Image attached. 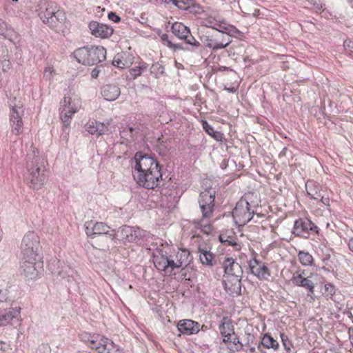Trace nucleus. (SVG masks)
Returning <instances> with one entry per match:
<instances>
[{"mask_svg":"<svg viewBox=\"0 0 353 353\" xmlns=\"http://www.w3.org/2000/svg\"><path fill=\"white\" fill-rule=\"evenodd\" d=\"M134 161L132 174L137 183L147 189L157 188L162 179L159 162L153 157L141 152L135 154Z\"/></svg>","mask_w":353,"mask_h":353,"instance_id":"1","label":"nucleus"},{"mask_svg":"<svg viewBox=\"0 0 353 353\" xmlns=\"http://www.w3.org/2000/svg\"><path fill=\"white\" fill-rule=\"evenodd\" d=\"M38 154V151L33 150L27 155L26 159L25 178L28 186L34 190L41 189L46 181L43 170L41 169V159Z\"/></svg>","mask_w":353,"mask_h":353,"instance_id":"2","label":"nucleus"},{"mask_svg":"<svg viewBox=\"0 0 353 353\" xmlns=\"http://www.w3.org/2000/svg\"><path fill=\"white\" fill-rule=\"evenodd\" d=\"M215 193L211 190H205L201 192L199 195V203L202 212L203 219L201 220H193V224L196 228H200L201 231L207 234L212 232V227L210 222L207 220L213 212L214 206Z\"/></svg>","mask_w":353,"mask_h":353,"instance_id":"3","label":"nucleus"},{"mask_svg":"<svg viewBox=\"0 0 353 353\" xmlns=\"http://www.w3.org/2000/svg\"><path fill=\"white\" fill-rule=\"evenodd\" d=\"M115 240L121 241L123 243H143L149 242L153 239V235L149 232L144 230L139 227H132L129 225H123L117 230H114Z\"/></svg>","mask_w":353,"mask_h":353,"instance_id":"4","label":"nucleus"},{"mask_svg":"<svg viewBox=\"0 0 353 353\" xmlns=\"http://www.w3.org/2000/svg\"><path fill=\"white\" fill-rule=\"evenodd\" d=\"M74 57L80 63L93 65L105 59L106 50L102 46H85L77 49Z\"/></svg>","mask_w":353,"mask_h":353,"instance_id":"5","label":"nucleus"},{"mask_svg":"<svg viewBox=\"0 0 353 353\" xmlns=\"http://www.w3.org/2000/svg\"><path fill=\"white\" fill-rule=\"evenodd\" d=\"M83 341L97 353H121L120 349L113 341L98 334H85Z\"/></svg>","mask_w":353,"mask_h":353,"instance_id":"6","label":"nucleus"},{"mask_svg":"<svg viewBox=\"0 0 353 353\" xmlns=\"http://www.w3.org/2000/svg\"><path fill=\"white\" fill-rule=\"evenodd\" d=\"M40 250L39 236L34 232H27L24 235L21 244L22 258L31 260L34 258H39V252Z\"/></svg>","mask_w":353,"mask_h":353,"instance_id":"7","label":"nucleus"},{"mask_svg":"<svg viewBox=\"0 0 353 353\" xmlns=\"http://www.w3.org/2000/svg\"><path fill=\"white\" fill-rule=\"evenodd\" d=\"M255 206H252L246 199L241 198L232 211L234 223L241 226L248 223L253 217Z\"/></svg>","mask_w":353,"mask_h":353,"instance_id":"8","label":"nucleus"},{"mask_svg":"<svg viewBox=\"0 0 353 353\" xmlns=\"http://www.w3.org/2000/svg\"><path fill=\"white\" fill-rule=\"evenodd\" d=\"M81 108L80 101L78 99H72L70 97H64L60 102L59 115L64 127L68 128L70 125L73 115Z\"/></svg>","mask_w":353,"mask_h":353,"instance_id":"9","label":"nucleus"},{"mask_svg":"<svg viewBox=\"0 0 353 353\" xmlns=\"http://www.w3.org/2000/svg\"><path fill=\"white\" fill-rule=\"evenodd\" d=\"M14 102L12 101L10 105V125L11 132L15 135L21 134L23 132V123L22 117L24 113L23 105L21 102L16 101V98L14 99Z\"/></svg>","mask_w":353,"mask_h":353,"instance_id":"10","label":"nucleus"},{"mask_svg":"<svg viewBox=\"0 0 353 353\" xmlns=\"http://www.w3.org/2000/svg\"><path fill=\"white\" fill-rule=\"evenodd\" d=\"M153 261L155 268L166 274H172L174 270L181 268L174 256H168L163 250L154 255Z\"/></svg>","mask_w":353,"mask_h":353,"instance_id":"11","label":"nucleus"},{"mask_svg":"<svg viewBox=\"0 0 353 353\" xmlns=\"http://www.w3.org/2000/svg\"><path fill=\"white\" fill-rule=\"evenodd\" d=\"M310 278V276L307 275L305 270L299 268L292 273L290 281L294 286L306 290L307 296L314 300L315 285Z\"/></svg>","mask_w":353,"mask_h":353,"instance_id":"12","label":"nucleus"},{"mask_svg":"<svg viewBox=\"0 0 353 353\" xmlns=\"http://www.w3.org/2000/svg\"><path fill=\"white\" fill-rule=\"evenodd\" d=\"M319 228L308 218L303 217L296 220L292 233L297 236L307 239L311 233H318Z\"/></svg>","mask_w":353,"mask_h":353,"instance_id":"13","label":"nucleus"},{"mask_svg":"<svg viewBox=\"0 0 353 353\" xmlns=\"http://www.w3.org/2000/svg\"><path fill=\"white\" fill-rule=\"evenodd\" d=\"M232 41L230 37L220 32L215 35L205 37L203 43L206 47L216 51L225 48Z\"/></svg>","mask_w":353,"mask_h":353,"instance_id":"14","label":"nucleus"},{"mask_svg":"<svg viewBox=\"0 0 353 353\" xmlns=\"http://www.w3.org/2000/svg\"><path fill=\"white\" fill-rule=\"evenodd\" d=\"M251 273L261 281H267L271 276L270 271L265 263L253 258L249 261Z\"/></svg>","mask_w":353,"mask_h":353,"instance_id":"15","label":"nucleus"},{"mask_svg":"<svg viewBox=\"0 0 353 353\" xmlns=\"http://www.w3.org/2000/svg\"><path fill=\"white\" fill-rule=\"evenodd\" d=\"M39 258L34 259H26L22 258L21 269L22 274L29 279H36L39 273V269L41 268L40 263L37 262Z\"/></svg>","mask_w":353,"mask_h":353,"instance_id":"16","label":"nucleus"},{"mask_svg":"<svg viewBox=\"0 0 353 353\" xmlns=\"http://www.w3.org/2000/svg\"><path fill=\"white\" fill-rule=\"evenodd\" d=\"M43 23L47 24L55 31H60L65 27L66 23V16L63 10L58 8L57 11L54 12L48 19H46Z\"/></svg>","mask_w":353,"mask_h":353,"instance_id":"17","label":"nucleus"},{"mask_svg":"<svg viewBox=\"0 0 353 353\" xmlns=\"http://www.w3.org/2000/svg\"><path fill=\"white\" fill-rule=\"evenodd\" d=\"M56 2L48 0H41L37 5L36 10L40 19L43 22L48 19L58 8Z\"/></svg>","mask_w":353,"mask_h":353,"instance_id":"18","label":"nucleus"},{"mask_svg":"<svg viewBox=\"0 0 353 353\" xmlns=\"http://www.w3.org/2000/svg\"><path fill=\"white\" fill-rule=\"evenodd\" d=\"M85 232L90 238H92L110 232L112 230L103 222L88 221L85 224Z\"/></svg>","mask_w":353,"mask_h":353,"instance_id":"19","label":"nucleus"},{"mask_svg":"<svg viewBox=\"0 0 353 353\" xmlns=\"http://www.w3.org/2000/svg\"><path fill=\"white\" fill-rule=\"evenodd\" d=\"M110 121L107 120L104 122H99L95 120H89L85 125L86 131L91 134L100 136L110 132L109 126Z\"/></svg>","mask_w":353,"mask_h":353,"instance_id":"20","label":"nucleus"},{"mask_svg":"<svg viewBox=\"0 0 353 353\" xmlns=\"http://www.w3.org/2000/svg\"><path fill=\"white\" fill-rule=\"evenodd\" d=\"M88 28L93 36L102 39L110 37L114 31L111 26L94 21L89 23Z\"/></svg>","mask_w":353,"mask_h":353,"instance_id":"21","label":"nucleus"},{"mask_svg":"<svg viewBox=\"0 0 353 353\" xmlns=\"http://www.w3.org/2000/svg\"><path fill=\"white\" fill-rule=\"evenodd\" d=\"M219 330L222 336L223 342L225 343L231 342L232 337L235 333L232 320L228 317H223L219 325Z\"/></svg>","mask_w":353,"mask_h":353,"instance_id":"22","label":"nucleus"},{"mask_svg":"<svg viewBox=\"0 0 353 353\" xmlns=\"http://www.w3.org/2000/svg\"><path fill=\"white\" fill-rule=\"evenodd\" d=\"M90 239L92 241V245L95 248L101 250L108 249L112 241L116 242L114 230H112V232L107 234L95 236L94 237L90 238Z\"/></svg>","mask_w":353,"mask_h":353,"instance_id":"23","label":"nucleus"},{"mask_svg":"<svg viewBox=\"0 0 353 353\" xmlns=\"http://www.w3.org/2000/svg\"><path fill=\"white\" fill-rule=\"evenodd\" d=\"M223 266L224 268L225 276H243V270L241 266L232 257L225 258L223 262Z\"/></svg>","mask_w":353,"mask_h":353,"instance_id":"24","label":"nucleus"},{"mask_svg":"<svg viewBox=\"0 0 353 353\" xmlns=\"http://www.w3.org/2000/svg\"><path fill=\"white\" fill-rule=\"evenodd\" d=\"M177 328L183 334L190 335L197 333L199 331L200 325L192 320L183 319L178 322Z\"/></svg>","mask_w":353,"mask_h":353,"instance_id":"25","label":"nucleus"},{"mask_svg":"<svg viewBox=\"0 0 353 353\" xmlns=\"http://www.w3.org/2000/svg\"><path fill=\"white\" fill-rule=\"evenodd\" d=\"M139 129L130 125L121 127L120 135L123 139V143H131L138 138Z\"/></svg>","mask_w":353,"mask_h":353,"instance_id":"26","label":"nucleus"},{"mask_svg":"<svg viewBox=\"0 0 353 353\" xmlns=\"http://www.w3.org/2000/svg\"><path fill=\"white\" fill-rule=\"evenodd\" d=\"M101 94L105 100L113 101L121 94V90L115 84H106L101 89Z\"/></svg>","mask_w":353,"mask_h":353,"instance_id":"27","label":"nucleus"},{"mask_svg":"<svg viewBox=\"0 0 353 353\" xmlns=\"http://www.w3.org/2000/svg\"><path fill=\"white\" fill-rule=\"evenodd\" d=\"M20 307H15L0 312V319L3 325L6 326L12 324V321L15 319L17 320L20 316Z\"/></svg>","mask_w":353,"mask_h":353,"instance_id":"28","label":"nucleus"},{"mask_svg":"<svg viewBox=\"0 0 353 353\" xmlns=\"http://www.w3.org/2000/svg\"><path fill=\"white\" fill-rule=\"evenodd\" d=\"M174 257L182 269L186 268L193 259L191 253L187 249H179Z\"/></svg>","mask_w":353,"mask_h":353,"instance_id":"29","label":"nucleus"},{"mask_svg":"<svg viewBox=\"0 0 353 353\" xmlns=\"http://www.w3.org/2000/svg\"><path fill=\"white\" fill-rule=\"evenodd\" d=\"M262 347L267 349H273L276 351L279 349V344L277 341L266 333L261 338V342L257 344V349L259 350H261Z\"/></svg>","mask_w":353,"mask_h":353,"instance_id":"30","label":"nucleus"},{"mask_svg":"<svg viewBox=\"0 0 353 353\" xmlns=\"http://www.w3.org/2000/svg\"><path fill=\"white\" fill-rule=\"evenodd\" d=\"M172 33L180 39H186V34H190L188 27L182 23L175 22L171 27Z\"/></svg>","mask_w":353,"mask_h":353,"instance_id":"31","label":"nucleus"},{"mask_svg":"<svg viewBox=\"0 0 353 353\" xmlns=\"http://www.w3.org/2000/svg\"><path fill=\"white\" fill-rule=\"evenodd\" d=\"M223 285L225 291L230 295L235 296L241 293V283H232L229 279H223Z\"/></svg>","mask_w":353,"mask_h":353,"instance_id":"32","label":"nucleus"},{"mask_svg":"<svg viewBox=\"0 0 353 353\" xmlns=\"http://www.w3.org/2000/svg\"><path fill=\"white\" fill-rule=\"evenodd\" d=\"M199 252L200 253L199 260L203 265H205L208 266H212L214 265V254L211 252L204 250L199 247Z\"/></svg>","mask_w":353,"mask_h":353,"instance_id":"33","label":"nucleus"},{"mask_svg":"<svg viewBox=\"0 0 353 353\" xmlns=\"http://www.w3.org/2000/svg\"><path fill=\"white\" fill-rule=\"evenodd\" d=\"M203 130L211 136L216 141H222L223 139V134L219 131L214 130V128L210 125L206 121H202Z\"/></svg>","mask_w":353,"mask_h":353,"instance_id":"34","label":"nucleus"},{"mask_svg":"<svg viewBox=\"0 0 353 353\" xmlns=\"http://www.w3.org/2000/svg\"><path fill=\"white\" fill-rule=\"evenodd\" d=\"M305 189L307 195L311 199L318 200L321 196V192L312 181H309L305 183Z\"/></svg>","mask_w":353,"mask_h":353,"instance_id":"35","label":"nucleus"},{"mask_svg":"<svg viewBox=\"0 0 353 353\" xmlns=\"http://www.w3.org/2000/svg\"><path fill=\"white\" fill-rule=\"evenodd\" d=\"M220 32L223 33L225 35H228L231 39V37H237L241 34V32L238 30L235 26L229 25L224 21Z\"/></svg>","mask_w":353,"mask_h":353,"instance_id":"36","label":"nucleus"},{"mask_svg":"<svg viewBox=\"0 0 353 353\" xmlns=\"http://www.w3.org/2000/svg\"><path fill=\"white\" fill-rule=\"evenodd\" d=\"M224 21L225 20H219L210 16L204 19L203 24L206 27L213 28L220 32V29H221Z\"/></svg>","mask_w":353,"mask_h":353,"instance_id":"37","label":"nucleus"},{"mask_svg":"<svg viewBox=\"0 0 353 353\" xmlns=\"http://www.w3.org/2000/svg\"><path fill=\"white\" fill-rule=\"evenodd\" d=\"M298 258L300 263L303 266H311L313 265L314 258L308 252L299 251L298 253Z\"/></svg>","mask_w":353,"mask_h":353,"instance_id":"38","label":"nucleus"},{"mask_svg":"<svg viewBox=\"0 0 353 353\" xmlns=\"http://www.w3.org/2000/svg\"><path fill=\"white\" fill-rule=\"evenodd\" d=\"M2 36L10 41L14 44H16L19 41V34L8 26H7V30Z\"/></svg>","mask_w":353,"mask_h":353,"instance_id":"39","label":"nucleus"},{"mask_svg":"<svg viewBox=\"0 0 353 353\" xmlns=\"http://www.w3.org/2000/svg\"><path fill=\"white\" fill-rule=\"evenodd\" d=\"M148 64L141 63L139 66L134 67L130 70V75L132 79H135L146 70Z\"/></svg>","mask_w":353,"mask_h":353,"instance_id":"40","label":"nucleus"},{"mask_svg":"<svg viewBox=\"0 0 353 353\" xmlns=\"http://www.w3.org/2000/svg\"><path fill=\"white\" fill-rule=\"evenodd\" d=\"M170 3L180 10H188L193 5V0H170Z\"/></svg>","mask_w":353,"mask_h":353,"instance_id":"41","label":"nucleus"},{"mask_svg":"<svg viewBox=\"0 0 353 353\" xmlns=\"http://www.w3.org/2000/svg\"><path fill=\"white\" fill-rule=\"evenodd\" d=\"M151 74H153L156 78H159L165 74L164 66L159 62L152 65L150 69Z\"/></svg>","mask_w":353,"mask_h":353,"instance_id":"42","label":"nucleus"},{"mask_svg":"<svg viewBox=\"0 0 353 353\" xmlns=\"http://www.w3.org/2000/svg\"><path fill=\"white\" fill-rule=\"evenodd\" d=\"M57 274L62 278H68V281H70V278H74V276L76 274V272L69 265H65L62 268L61 270L58 271Z\"/></svg>","mask_w":353,"mask_h":353,"instance_id":"43","label":"nucleus"},{"mask_svg":"<svg viewBox=\"0 0 353 353\" xmlns=\"http://www.w3.org/2000/svg\"><path fill=\"white\" fill-rule=\"evenodd\" d=\"M336 290L334 285L332 283H326L324 285V292L323 294L327 298L332 299L333 295L335 294Z\"/></svg>","mask_w":353,"mask_h":353,"instance_id":"44","label":"nucleus"},{"mask_svg":"<svg viewBox=\"0 0 353 353\" xmlns=\"http://www.w3.org/2000/svg\"><path fill=\"white\" fill-rule=\"evenodd\" d=\"M55 74L54 69L52 66H47L43 71V79L47 81H51Z\"/></svg>","mask_w":353,"mask_h":353,"instance_id":"45","label":"nucleus"},{"mask_svg":"<svg viewBox=\"0 0 353 353\" xmlns=\"http://www.w3.org/2000/svg\"><path fill=\"white\" fill-rule=\"evenodd\" d=\"M182 40H184L187 44L194 48H199L201 46L200 43L191 34L190 32V34H186V39H183Z\"/></svg>","mask_w":353,"mask_h":353,"instance_id":"46","label":"nucleus"},{"mask_svg":"<svg viewBox=\"0 0 353 353\" xmlns=\"http://www.w3.org/2000/svg\"><path fill=\"white\" fill-rule=\"evenodd\" d=\"M343 47L346 54L353 57V40L347 39L343 42Z\"/></svg>","mask_w":353,"mask_h":353,"instance_id":"47","label":"nucleus"},{"mask_svg":"<svg viewBox=\"0 0 353 353\" xmlns=\"http://www.w3.org/2000/svg\"><path fill=\"white\" fill-rule=\"evenodd\" d=\"M230 343H232L234 345V350L235 351H241L243 349V344L241 342L238 336L234 333V336L232 337L231 342H229Z\"/></svg>","mask_w":353,"mask_h":353,"instance_id":"48","label":"nucleus"},{"mask_svg":"<svg viewBox=\"0 0 353 353\" xmlns=\"http://www.w3.org/2000/svg\"><path fill=\"white\" fill-rule=\"evenodd\" d=\"M10 68L11 63L9 59L3 58L2 60L0 61V69H1L3 72H7L10 69Z\"/></svg>","mask_w":353,"mask_h":353,"instance_id":"49","label":"nucleus"},{"mask_svg":"<svg viewBox=\"0 0 353 353\" xmlns=\"http://www.w3.org/2000/svg\"><path fill=\"white\" fill-rule=\"evenodd\" d=\"M10 345L6 342L0 341V353H10Z\"/></svg>","mask_w":353,"mask_h":353,"instance_id":"50","label":"nucleus"},{"mask_svg":"<svg viewBox=\"0 0 353 353\" xmlns=\"http://www.w3.org/2000/svg\"><path fill=\"white\" fill-rule=\"evenodd\" d=\"M112 65L119 68H124L125 63L119 58V56L114 57L112 61Z\"/></svg>","mask_w":353,"mask_h":353,"instance_id":"51","label":"nucleus"},{"mask_svg":"<svg viewBox=\"0 0 353 353\" xmlns=\"http://www.w3.org/2000/svg\"><path fill=\"white\" fill-rule=\"evenodd\" d=\"M241 278H242V276H233V275L224 276V279H229V281L233 284H234L236 283H241Z\"/></svg>","mask_w":353,"mask_h":353,"instance_id":"52","label":"nucleus"},{"mask_svg":"<svg viewBox=\"0 0 353 353\" xmlns=\"http://www.w3.org/2000/svg\"><path fill=\"white\" fill-rule=\"evenodd\" d=\"M161 39L163 44L166 45L168 48H170L171 46H173V43L169 39L168 35L167 34H163L161 37Z\"/></svg>","mask_w":353,"mask_h":353,"instance_id":"53","label":"nucleus"},{"mask_svg":"<svg viewBox=\"0 0 353 353\" xmlns=\"http://www.w3.org/2000/svg\"><path fill=\"white\" fill-rule=\"evenodd\" d=\"M108 17L110 20L114 21V22H119L121 21V18L119 16H118L116 13L110 12L108 13Z\"/></svg>","mask_w":353,"mask_h":353,"instance_id":"54","label":"nucleus"},{"mask_svg":"<svg viewBox=\"0 0 353 353\" xmlns=\"http://www.w3.org/2000/svg\"><path fill=\"white\" fill-rule=\"evenodd\" d=\"M319 202L322 203L323 205L326 207L330 206V198L328 196H325L324 195L321 194V196H320Z\"/></svg>","mask_w":353,"mask_h":353,"instance_id":"55","label":"nucleus"},{"mask_svg":"<svg viewBox=\"0 0 353 353\" xmlns=\"http://www.w3.org/2000/svg\"><path fill=\"white\" fill-rule=\"evenodd\" d=\"M8 24L0 18V35H3L7 30Z\"/></svg>","mask_w":353,"mask_h":353,"instance_id":"56","label":"nucleus"},{"mask_svg":"<svg viewBox=\"0 0 353 353\" xmlns=\"http://www.w3.org/2000/svg\"><path fill=\"white\" fill-rule=\"evenodd\" d=\"M36 353H51L50 347L47 345H42L39 347L36 350Z\"/></svg>","mask_w":353,"mask_h":353,"instance_id":"57","label":"nucleus"},{"mask_svg":"<svg viewBox=\"0 0 353 353\" xmlns=\"http://www.w3.org/2000/svg\"><path fill=\"white\" fill-rule=\"evenodd\" d=\"M254 336L252 334H248L247 337V341L245 343V346L246 347H248V346H252L251 344L254 343Z\"/></svg>","mask_w":353,"mask_h":353,"instance_id":"58","label":"nucleus"},{"mask_svg":"<svg viewBox=\"0 0 353 353\" xmlns=\"http://www.w3.org/2000/svg\"><path fill=\"white\" fill-rule=\"evenodd\" d=\"M8 296L6 292H3L0 290V303L6 302L7 301Z\"/></svg>","mask_w":353,"mask_h":353,"instance_id":"59","label":"nucleus"},{"mask_svg":"<svg viewBox=\"0 0 353 353\" xmlns=\"http://www.w3.org/2000/svg\"><path fill=\"white\" fill-rule=\"evenodd\" d=\"M170 48L174 50H190L189 48H183L181 44H174L173 43V46H171Z\"/></svg>","mask_w":353,"mask_h":353,"instance_id":"60","label":"nucleus"},{"mask_svg":"<svg viewBox=\"0 0 353 353\" xmlns=\"http://www.w3.org/2000/svg\"><path fill=\"white\" fill-rule=\"evenodd\" d=\"M347 245L350 250L353 252V237L348 240Z\"/></svg>","mask_w":353,"mask_h":353,"instance_id":"61","label":"nucleus"},{"mask_svg":"<svg viewBox=\"0 0 353 353\" xmlns=\"http://www.w3.org/2000/svg\"><path fill=\"white\" fill-rule=\"evenodd\" d=\"M228 236H225V234H221L219 236V240L223 242V243H225L226 241H228Z\"/></svg>","mask_w":353,"mask_h":353,"instance_id":"62","label":"nucleus"},{"mask_svg":"<svg viewBox=\"0 0 353 353\" xmlns=\"http://www.w3.org/2000/svg\"><path fill=\"white\" fill-rule=\"evenodd\" d=\"M225 90H227L228 92H230V93H234L236 91V88H235L234 87H231V88H226L225 87Z\"/></svg>","mask_w":353,"mask_h":353,"instance_id":"63","label":"nucleus"},{"mask_svg":"<svg viewBox=\"0 0 353 353\" xmlns=\"http://www.w3.org/2000/svg\"><path fill=\"white\" fill-rule=\"evenodd\" d=\"M98 74H99V71L97 70L96 69H94L91 72V76L92 78H97L98 77Z\"/></svg>","mask_w":353,"mask_h":353,"instance_id":"64","label":"nucleus"}]
</instances>
